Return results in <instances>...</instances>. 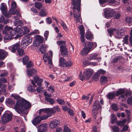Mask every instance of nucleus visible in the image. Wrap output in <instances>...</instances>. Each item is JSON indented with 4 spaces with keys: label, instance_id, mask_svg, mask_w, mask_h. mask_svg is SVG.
<instances>
[{
    "label": "nucleus",
    "instance_id": "f257e3e1",
    "mask_svg": "<svg viewBox=\"0 0 132 132\" xmlns=\"http://www.w3.org/2000/svg\"><path fill=\"white\" fill-rule=\"evenodd\" d=\"M81 0H72L71 4L73 5L72 9L73 16L77 23H82L81 12Z\"/></svg>",
    "mask_w": 132,
    "mask_h": 132
},
{
    "label": "nucleus",
    "instance_id": "f03ea898",
    "mask_svg": "<svg viewBox=\"0 0 132 132\" xmlns=\"http://www.w3.org/2000/svg\"><path fill=\"white\" fill-rule=\"evenodd\" d=\"M31 106V104L29 102L22 98L21 101H17L14 108L17 112L22 116L24 113L23 110Z\"/></svg>",
    "mask_w": 132,
    "mask_h": 132
},
{
    "label": "nucleus",
    "instance_id": "7ed1b4c3",
    "mask_svg": "<svg viewBox=\"0 0 132 132\" xmlns=\"http://www.w3.org/2000/svg\"><path fill=\"white\" fill-rule=\"evenodd\" d=\"M12 117L10 112L6 111L1 117V121L3 123H6L11 120Z\"/></svg>",
    "mask_w": 132,
    "mask_h": 132
},
{
    "label": "nucleus",
    "instance_id": "20e7f679",
    "mask_svg": "<svg viewBox=\"0 0 132 132\" xmlns=\"http://www.w3.org/2000/svg\"><path fill=\"white\" fill-rule=\"evenodd\" d=\"M93 74L92 71L89 70H86L83 72V75H82L81 72H80L79 77L80 79L82 81L85 78L87 80L88 79L91 77Z\"/></svg>",
    "mask_w": 132,
    "mask_h": 132
},
{
    "label": "nucleus",
    "instance_id": "39448f33",
    "mask_svg": "<svg viewBox=\"0 0 132 132\" xmlns=\"http://www.w3.org/2000/svg\"><path fill=\"white\" fill-rule=\"evenodd\" d=\"M116 12L114 10L110 8H106L105 10L104 13L105 17L106 18H112L114 16Z\"/></svg>",
    "mask_w": 132,
    "mask_h": 132
},
{
    "label": "nucleus",
    "instance_id": "423d86ee",
    "mask_svg": "<svg viewBox=\"0 0 132 132\" xmlns=\"http://www.w3.org/2000/svg\"><path fill=\"white\" fill-rule=\"evenodd\" d=\"M0 9L2 14L5 17L9 18L10 17V14L9 12V11L7 12V6L5 3H1V6L0 7Z\"/></svg>",
    "mask_w": 132,
    "mask_h": 132
},
{
    "label": "nucleus",
    "instance_id": "0eeeda50",
    "mask_svg": "<svg viewBox=\"0 0 132 132\" xmlns=\"http://www.w3.org/2000/svg\"><path fill=\"white\" fill-rule=\"evenodd\" d=\"M53 53L51 51L49 52L48 53H45L44 55L43 58L45 62L48 61V63L50 65L52 64L51 58L52 57Z\"/></svg>",
    "mask_w": 132,
    "mask_h": 132
},
{
    "label": "nucleus",
    "instance_id": "6e6552de",
    "mask_svg": "<svg viewBox=\"0 0 132 132\" xmlns=\"http://www.w3.org/2000/svg\"><path fill=\"white\" fill-rule=\"evenodd\" d=\"M36 34V32L34 31L31 32L29 35L25 36L22 39L26 43L27 45H28L31 44L32 41V37H30V36L31 35Z\"/></svg>",
    "mask_w": 132,
    "mask_h": 132
},
{
    "label": "nucleus",
    "instance_id": "1a4fd4ad",
    "mask_svg": "<svg viewBox=\"0 0 132 132\" xmlns=\"http://www.w3.org/2000/svg\"><path fill=\"white\" fill-rule=\"evenodd\" d=\"M44 94L45 96V100L47 102L49 103L51 105H53L55 101L51 98L52 97V95L51 94H48L45 91L44 92Z\"/></svg>",
    "mask_w": 132,
    "mask_h": 132
},
{
    "label": "nucleus",
    "instance_id": "9d476101",
    "mask_svg": "<svg viewBox=\"0 0 132 132\" xmlns=\"http://www.w3.org/2000/svg\"><path fill=\"white\" fill-rule=\"evenodd\" d=\"M84 46L91 51L97 46V44L95 42H89L87 43H85Z\"/></svg>",
    "mask_w": 132,
    "mask_h": 132
},
{
    "label": "nucleus",
    "instance_id": "9b49d317",
    "mask_svg": "<svg viewBox=\"0 0 132 132\" xmlns=\"http://www.w3.org/2000/svg\"><path fill=\"white\" fill-rule=\"evenodd\" d=\"M54 113V111L53 109L52 108H45V113L47 114L42 116L45 120L52 116V115Z\"/></svg>",
    "mask_w": 132,
    "mask_h": 132
},
{
    "label": "nucleus",
    "instance_id": "f8f14e48",
    "mask_svg": "<svg viewBox=\"0 0 132 132\" xmlns=\"http://www.w3.org/2000/svg\"><path fill=\"white\" fill-rule=\"evenodd\" d=\"M20 28L18 27H17L16 28H14V29L12 28V29H11V30L10 31L9 34L12 37L13 36L16 35V36L15 37V38L16 39L18 37V36H20V37H21L20 35H18V34H20V33L21 32L20 31Z\"/></svg>",
    "mask_w": 132,
    "mask_h": 132
},
{
    "label": "nucleus",
    "instance_id": "ddd939ff",
    "mask_svg": "<svg viewBox=\"0 0 132 132\" xmlns=\"http://www.w3.org/2000/svg\"><path fill=\"white\" fill-rule=\"evenodd\" d=\"M60 47L61 55L64 57L67 56L68 51L66 45H62L60 46Z\"/></svg>",
    "mask_w": 132,
    "mask_h": 132
},
{
    "label": "nucleus",
    "instance_id": "4468645a",
    "mask_svg": "<svg viewBox=\"0 0 132 132\" xmlns=\"http://www.w3.org/2000/svg\"><path fill=\"white\" fill-rule=\"evenodd\" d=\"M45 120L42 116L40 117L39 116L36 117L31 121L32 124L35 126L40 123L41 120Z\"/></svg>",
    "mask_w": 132,
    "mask_h": 132
},
{
    "label": "nucleus",
    "instance_id": "2eb2a0df",
    "mask_svg": "<svg viewBox=\"0 0 132 132\" xmlns=\"http://www.w3.org/2000/svg\"><path fill=\"white\" fill-rule=\"evenodd\" d=\"M17 6L16 2H12L11 4V8L9 10V12L10 14V17L12 15H14L15 14L17 10L15 9Z\"/></svg>",
    "mask_w": 132,
    "mask_h": 132
},
{
    "label": "nucleus",
    "instance_id": "dca6fc26",
    "mask_svg": "<svg viewBox=\"0 0 132 132\" xmlns=\"http://www.w3.org/2000/svg\"><path fill=\"white\" fill-rule=\"evenodd\" d=\"M20 45L18 43H17L8 47V49L13 53H15L16 50L19 48Z\"/></svg>",
    "mask_w": 132,
    "mask_h": 132
},
{
    "label": "nucleus",
    "instance_id": "f3484780",
    "mask_svg": "<svg viewBox=\"0 0 132 132\" xmlns=\"http://www.w3.org/2000/svg\"><path fill=\"white\" fill-rule=\"evenodd\" d=\"M101 108V106L99 102L97 101H95L93 104V109L92 110V112H98V110Z\"/></svg>",
    "mask_w": 132,
    "mask_h": 132
},
{
    "label": "nucleus",
    "instance_id": "a211bd4d",
    "mask_svg": "<svg viewBox=\"0 0 132 132\" xmlns=\"http://www.w3.org/2000/svg\"><path fill=\"white\" fill-rule=\"evenodd\" d=\"M47 129V126L46 123L41 124L38 126V132H45Z\"/></svg>",
    "mask_w": 132,
    "mask_h": 132
},
{
    "label": "nucleus",
    "instance_id": "6ab92c4d",
    "mask_svg": "<svg viewBox=\"0 0 132 132\" xmlns=\"http://www.w3.org/2000/svg\"><path fill=\"white\" fill-rule=\"evenodd\" d=\"M36 71L33 68H29L26 72L27 74L29 77L33 76L36 73Z\"/></svg>",
    "mask_w": 132,
    "mask_h": 132
},
{
    "label": "nucleus",
    "instance_id": "aec40b11",
    "mask_svg": "<svg viewBox=\"0 0 132 132\" xmlns=\"http://www.w3.org/2000/svg\"><path fill=\"white\" fill-rule=\"evenodd\" d=\"M59 123V122L58 120L54 119L51 121L49 125V127L51 128H54L57 126Z\"/></svg>",
    "mask_w": 132,
    "mask_h": 132
},
{
    "label": "nucleus",
    "instance_id": "412c9836",
    "mask_svg": "<svg viewBox=\"0 0 132 132\" xmlns=\"http://www.w3.org/2000/svg\"><path fill=\"white\" fill-rule=\"evenodd\" d=\"M8 52L3 50H0V60H3L8 55Z\"/></svg>",
    "mask_w": 132,
    "mask_h": 132
},
{
    "label": "nucleus",
    "instance_id": "4be33fe9",
    "mask_svg": "<svg viewBox=\"0 0 132 132\" xmlns=\"http://www.w3.org/2000/svg\"><path fill=\"white\" fill-rule=\"evenodd\" d=\"M43 38L42 37L39 35L36 36L35 38V42L37 45H39V44L43 43Z\"/></svg>",
    "mask_w": 132,
    "mask_h": 132
},
{
    "label": "nucleus",
    "instance_id": "5701e85b",
    "mask_svg": "<svg viewBox=\"0 0 132 132\" xmlns=\"http://www.w3.org/2000/svg\"><path fill=\"white\" fill-rule=\"evenodd\" d=\"M31 83L33 85V86H32L31 85H29L27 89L29 91L33 92L35 91V89L34 88V87H37L36 85L34 83L33 80H31Z\"/></svg>",
    "mask_w": 132,
    "mask_h": 132
},
{
    "label": "nucleus",
    "instance_id": "b1692460",
    "mask_svg": "<svg viewBox=\"0 0 132 132\" xmlns=\"http://www.w3.org/2000/svg\"><path fill=\"white\" fill-rule=\"evenodd\" d=\"M20 31L21 32L20 34H21L20 35L21 36L28 34L29 31V30L26 27H24L22 28H20Z\"/></svg>",
    "mask_w": 132,
    "mask_h": 132
},
{
    "label": "nucleus",
    "instance_id": "393cba45",
    "mask_svg": "<svg viewBox=\"0 0 132 132\" xmlns=\"http://www.w3.org/2000/svg\"><path fill=\"white\" fill-rule=\"evenodd\" d=\"M34 83L37 84L38 85L40 86L41 85V83L43 81V80L38 77L37 76H35L34 77Z\"/></svg>",
    "mask_w": 132,
    "mask_h": 132
},
{
    "label": "nucleus",
    "instance_id": "a878e982",
    "mask_svg": "<svg viewBox=\"0 0 132 132\" xmlns=\"http://www.w3.org/2000/svg\"><path fill=\"white\" fill-rule=\"evenodd\" d=\"M90 51L85 47V46H84L80 52V54L84 56L87 55Z\"/></svg>",
    "mask_w": 132,
    "mask_h": 132
},
{
    "label": "nucleus",
    "instance_id": "bb28decb",
    "mask_svg": "<svg viewBox=\"0 0 132 132\" xmlns=\"http://www.w3.org/2000/svg\"><path fill=\"white\" fill-rule=\"evenodd\" d=\"M66 60L62 57L60 58L59 60V65L62 67L64 68L65 67Z\"/></svg>",
    "mask_w": 132,
    "mask_h": 132
},
{
    "label": "nucleus",
    "instance_id": "cd10ccee",
    "mask_svg": "<svg viewBox=\"0 0 132 132\" xmlns=\"http://www.w3.org/2000/svg\"><path fill=\"white\" fill-rule=\"evenodd\" d=\"M115 94L114 92H110L108 93L106 95L107 98L109 100H111L114 98L115 96Z\"/></svg>",
    "mask_w": 132,
    "mask_h": 132
},
{
    "label": "nucleus",
    "instance_id": "c85d7f7f",
    "mask_svg": "<svg viewBox=\"0 0 132 132\" xmlns=\"http://www.w3.org/2000/svg\"><path fill=\"white\" fill-rule=\"evenodd\" d=\"M116 32H117L115 35V36L118 39H120L124 36V33L121 32L119 30L117 29Z\"/></svg>",
    "mask_w": 132,
    "mask_h": 132
},
{
    "label": "nucleus",
    "instance_id": "c756f323",
    "mask_svg": "<svg viewBox=\"0 0 132 132\" xmlns=\"http://www.w3.org/2000/svg\"><path fill=\"white\" fill-rule=\"evenodd\" d=\"M125 92L124 89L120 88L117 90L115 93V95L118 96L120 95L124 94Z\"/></svg>",
    "mask_w": 132,
    "mask_h": 132
},
{
    "label": "nucleus",
    "instance_id": "7c9ffc66",
    "mask_svg": "<svg viewBox=\"0 0 132 132\" xmlns=\"http://www.w3.org/2000/svg\"><path fill=\"white\" fill-rule=\"evenodd\" d=\"M85 38L87 39L91 40L94 38L93 34L90 32L86 33Z\"/></svg>",
    "mask_w": 132,
    "mask_h": 132
},
{
    "label": "nucleus",
    "instance_id": "2f4dec72",
    "mask_svg": "<svg viewBox=\"0 0 132 132\" xmlns=\"http://www.w3.org/2000/svg\"><path fill=\"white\" fill-rule=\"evenodd\" d=\"M46 48L45 45L42 44L40 46L39 48L40 51L42 54H44L46 52Z\"/></svg>",
    "mask_w": 132,
    "mask_h": 132
},
{
    "label": "nucleus",
    "instance_id": "473e14b6",
    "mask_svg": "<svg viewBox=\"0 0 132 132\" xmlns=\"http://www.w3.org/2000/svg\"><path fill=\"white\" fill-rule=\"evenodd\" d=\"M110 118L111 120V123L112 124L115 123L117 120V117L113 114H112L110 116Z\"/></svg>",
    "mask_w": 132,
    "mask_h": 132
},
{
    "label": "nucleus",
    "instance_id": "72a5a7b5",
    "mask_svg": "<svg viewBox=\"0 0 132 132\" xmlns=\"http://www.w3.org/2000/svg\"><path fill=\"white\" fill-rule=\"evenodd\" d=\"M6 102L7 104L13 106L15 105V102L14 100L9 98L7 100Z\"/></svg>",
    "mask_w": 132,
    "mask_h": 132
},
{
    "label": "nucleus",
    "instance_id": "f704fd0d",
    "mask_svg": "<svg viewBox=\"0 0 132 132\" xmlns=\"http://www.w3.org/2000/svg\"><path fill=\"white\" fill-rule=\"evenodd\" d=\"M100 82L101 84L106 83L108 81V78L104 76H101L100 78Z\"/></svg>",
    "mask_w": 132,
    "mask_h": 132
},
{
    "label": "nucleus",
    "instance_id": "c9c22d12",
    "mask_svg": "<svg viewBox=\"0 0 132 132\" xmlns=\"http://www.w3.org/2000/svg\"><path fill=\"white\" fill-rule=\"evenodd\" d=\"M117 29L116 28H110L108 30V32L110 37H111L114 32L116 31Z\"/></svg>",
    "mask_w": 132,
    "mask_h": 132
},
{
    "label": "nucleus",
    "instance_id": "e433bc0d",
    "mask_svg": "<svg viewBox=\"0 0 132 132\" xmlns=\"http://www.w3.org/2000/svg\"><path fill=\"white\" fill-rule=\"evenodd\" d=\"M97 56V55L96 54H92L89 55V57L88 58V59L89 61L95 59Z\"/></svg>",
    "mask_w": 132,
    "mask_h": 132
},
{
    "label": "nucleus",
    "instance_id": "4c0bfd02",
    "mask_svg": "<svg viewBox=\"0 0 132 132\" xmlns=\"http://www.w3.org/2000/svg\"><path fill=\"white\" fill-rule=\"evenodd\" d=\"M14 23L16 26H21L23 24V22L21 20L16 19L15 20Z\"/></svg>",
    "mask_w": 132,
    "mask_h": 132
},
{
    "label": "nucleus",
    "instance_id": "58836bf2",
    "mask_svg": "<svg viewBox=\"0 0 132 132\" xmlns=\"http://www.w3.org/2000/svg\"><path fill=\"white\" fill-rule=\"evenodd\" d=\"M126 119H124L121 121H118L117 122V124L120 127L123 126L126 123Z\"/></svg>",
    "mask_w": 132,
    "mask_h": 132
},
{
    "label": "nucleus",
    "instance_id": "ea45409f",
    "mask_svg": "<svg viewBox=\"0 0 132 132\" xmlns=\"http://www.w3.org/2000/svg\"><path fill=\"white\" fill-rule=\"evenodd\" d=\"M17 52L19 55L21 57L22 56L25 54L24 50L20 48L17 50Z\"/></svg>",
    "mask_w": 132,
    "mask_h": 132
},
{
    "label": "nucleus",
    "instance_id": "a19ab883",
    "mask_svg": "<svg viewBox=\"0 0 132 132\" xmlns=\"http://www.w3.org/2000/svg\"><path fill=\"white\" fill-rule=\"evenodd\" d=\"M79 29L80 36H84L85 32L83 26L82 25H80L79 27Z\"/></svg>",
    "mask_w": 132,
    "mask_h": 132
},
{
    "label": "nucleus",
    "instance_id": "79ce46f5",
    "mask_svg": "<svg viewBox=\"0 0 132 132\" xmlns=\"http://www.w3.org/2000/svg\"><path fill=\"white\" fill-rule=\"evenodd\" d=\"M42 3L39 2H36L35 4V7L38 10H39L43 6Z\"/></svg>",
    "mask_w": 132,
    "mask_h": 132
},
{
    "label": "nucleus",
    "instance_id": "37998d69",
    "mask_svg": "<svg viewBox=\"0 0 132 132\" xmlns=\"http://www.w3.org/2000/svg\"><path fill=\"white\" fill-rule=\"evenodd\" d=\"M13 37L10 34L8 33L5 35L4 39V40H9L13 38Z\"/></svg>",
    "mask_w": 132,
    "mask_h": 132
},
{
    "label": "nucleus",
    "instance_id": "c03bdc74",
    "mask_svg": "<svg viewBox=\"0 0 132 132\" xmlns=\"http://www.w3.org/2000/svg\"><path fill=\"white\" fill-rule=\"evenodd\" d=\"M60 21L61 22L60 23V24L65 31H67L68 30V29L66 24L64 23L63 20H60Z\"/></svg>",
    "mask_w": 132,
    "mask_h": 132
},
{
    "label": "nucleus",
    "instance_id": "a18cd8bd",
    "mask_svg": "<svg viewBox=\"0 0 132 132\" xmlns=\"http://www.w3.org/2000/svg\"><path fill=\"white\" fill-rule=\"evenodd\" d=\"M47 14V13L46 12L45 9H42L39 13V15L42 17L46 16Z\"/></svg>",
    "mask_w": 132,
    "mask_h": 132
},
{
    "label": "nucleus",
    "instance_id": "49530a36",
    "mask_svg": "<svg viewBox=\"0 0 132 132\" xmlns=\"http://www.w3.org/2000/svg\"><path fill=\"white\" fill-rule=\"evenodd\" d=\"M125 20L126 22L128 24H131L132 23V16L126 17Z\"/></svg>",
    "mask_w": 132,
    "mask_h": 132
},
{
    "label": "nucleus",
    "instance_id": "de8ad7c7",
    "mask_svg": "<svg viewBox=\"0 0 132 132\" xmlns=\"http://www.w3.org/2000/svg\"><path fill=\"white\" fill-rule=\"evenodd\" d=\"M108 3L110 5H115L117 4L118 2L116 0H108Z\"/></svg>",
    "mask_w": 132,
    "mask_h": 132
},
{
    "label": "nucleus",
    "instance_id": "09e8293b",
    "mask_svg": "<svg viewBox=\"0 0 132 132\" xmlns=\"http://www.w3.org/2000/svg\"><path fill=\"white\" fill-rule=\"evenodd\" d=\"M8 22L5 20V18L3 16L0 17V23H2L4 24H6Z\"/></svg>",
    "mask_w": 132,
    "mask_h": 132
},
{
    "label": "nucleus",
    "instance_id": "8fccbe9b",
    "mask_svg": "<svg viewBox=\"0 0 132 132\" xmlns=\"http://www.w3.org/2000/svg\"><path fill=\"white\" fill-rule=\"evenodd\" d=\"M29 61V59L28 56L26 55L25 56L22 58L23 63L24 65L27 64Z\"/></svg>",
    "mask_w": 132,
    "mask_h": 132
},
{
    "label": "nucleus",
    "instance_id": "3c124183",
    "mask_svg": "<svg viewBox=\"0 0 132 132\" xmlns=\"http://www.w3.org/2000/svg\"><path fill=\"white\" fill-rule=\"evenodd\" d=\"M27 45H27L26 43L22 39V41L21 42V45H20V47L23 49H24L26 48Z\"/></svg>",
    "mask_w": 132,
    "mask_h": 132
},
{
    "label": "nucleus",
    "instance_id": "603ef678",
    "mask_svg": "<svg viewBox=\"0 0 132 132\" xmlns=\"http://www.w3.org/2000/svg\"><path fill=\"white\" fill-rule=\"evenodd\" d=\"M57 102L60 105H64L65 102L62 99L58 98L56 100Z\"/></svg>",
    "mask_w": 132,
    "mask_h": 132
},
{
    "label": "nucleus",
    "instance_id": "864d4df0",
    "mask_svg": "<svg viewBox=\"0 0 132 132\" xmlns=\"http://www.w3.org/2000/svg\"><path fill=\"white\" fill-rule=\"evenodd\" d=\"M41 84L40 86L38 85V87L36 89V91L39 93H41L44 91L43 88L41 87Z\"/></svg>",
    "mask_w": 132,
    "mask_h": 132
},
{
    "label": "nucleus",
    "instance_id": "5fc2aeb1",
    "mask_svg": "<svg viewBox=\"0 0 132 132\" xmlns=\"http://www.w3.org/2000/svg\"><path fill=\"white\" fill-rule=\"evenodd\" d=\"M112 109L114 111H117L118 110V108L117 105L115 104H113L111 105Z\"/></svg>",
    "mask_w": 132,
    "mask_h": 132
},
{
    "label": "nucleus",
    "instance_id": "6e6d98bb",
    "mask_svg": "<svg viewBox=\"0 0 132 132\" xmlns=\"http://www.w3.org/2000/svg\"><path fill=\"white\" fill-rule=\"evenodd\" d=\"M113 132H119V128L116 126H113L111 128Z\"/></svg>",
    "mask_w": 132,
    "mask_h": 132
},
{
    "label": "nucleus",
    "instance_id": "4d7b16f0",
    "mask_svg": "<svg viewBox=\"0 0 132 132\" xmlns=\"http://www.w3.org/2000/svg\"><path fill=\"white\" fill-rule=\"evenodd\" d=\"M122 58V56H118L115 58H114L113 59V62L114 63L117 62L118 61L120 60Z\"/></svg>",
    "mask_w": 132,
    "mask_h": 132
},
{
    "label": "nucleus",
    "instance_id": "13d9d810",
    "mask_svg": "<svg viewBox=\"0 0 132 132\" xmlns=\"http://www.w3.org/2000/svg\"><path fill=\"white\" fill-rule=\"evenodd\" d=\"M72 64V63L71 61H69L67 62H66L65 64V67H70Z\"/></svg>",
    "mask_w": 132,
    "mask_h": 132
},
{
    "label": "nucleus",
    "instance_id": "bf43d9fd",
    "mask_svg": "<svg viewBox=\"0 0 132 132\" xmlns=\"http://www.w3.org/2000/svg\"><path fill=\"white\" fill-rule=\"evenodd\" d=\"M66 43V41L62 40L58 41L56 42V43L59 46L62 45H65Z\"/></svg>",
    "mask_w": 132,
    "mask_h": 132
},
{
    "label": "nucleus",
    "instance_id": "052dcab7",
    "mask_svg": "<svg viewBox=\"0 0 132 132\" xmlns=\"http://www.w3.org/2000/svg\"><path fill=\"white\" fill-rule=\"evenodd\" d=\"M128 36L126 35L123 38V43L127 44H128L129 43L128 41Z\"/></svg>",
    "mask_w": 132,
    "mask_h": 132
},
{
    "label": "nucleus",
    "instance_id": "680f3d73",
    "mask_svg": "<svg viewBox=\"0 0 132 132\" xmlns=\"http://www.w3.org/2000/svg\"><path fill=\"white\" fill-rule=\"evenodd\" d=\"M125 96L124 94L123 95L122 94L120 96H119L118 99L119 100H121V101L122 102L125 101L126 100V98H124Z\"/></svg>",
    "mask_w": 132,
    "mask_h": 132
},
{
    "label": "nucleus",
    "instance_id": "e2e57ef3",
    "mask_svg": "<svg viewBox=\"0 0 132 132\" xmlns=\"http://www.w3.org/2000/svg\"><path fill=\"white\" fill-rule=\"evenodd\" d=\"M49 34V32L47 30L46 31L44 34V36L45 37V39L47 40Z\"/></svg>",
    "mask_w": 132,
    "mask_h": 132
},
{
    "label": "nucleus",
    "instance_id": "0e129e2a",
    "mask_svg": "<svg viewBox=\"0 0 132 132\" xmlns=\"http://www.w3.org/2000/svg\"><path fill=\"white\" fill-rule=\"evenodd\" d=\"M7 82L6 79L5 78H2L0 79V86L2 85V83H6Z\"/></svg>",
    "mask_w": 132,
    "mask_h": 132
},
{
    "label": "nucleus",
    "instance_id": "69168bd1",
    "mask_svg": "<svg viewBox=\"0 0 132 132\" xmlns=\"http://www.w3.org/2000/svg\"><path fill=\"white\" fill-rule=\"evenodd\" d=\"M100 76L99 74L97 73L94 75L93 78L96 81L98 79Z\"/></svg>",
    "mask_w": 132,
    "mask_h": 132
},
{
    "label": "nucleus",
    "instance_id": "338daca9",
    "mask_svg": "<svg viewBox=\"0 0 132 132\" xmlns=\"http://www.w3.org/2000/svg\"><path fill=\"white\" fill-rule=\"evenodd\" d=\"M13 97L14 99L16 100H19L20 98V97L18 95H14L13 94L11 95Z\"/></svg>",
    "mask_w": 132,
    "mask_h": 132
},
{
    "label": "nucleus",
    "instance_id": "774afa93",
    "mask_svg": "<svg viewBox=\"0 0 132 132\" xmlns=\"http://www.w3.org/2000/svg\"><path fill=\"white\" fill-rule=\"evenodd\" d=\"M127 103L128 104L131 105L132 104V97H130L128 98Z\"/></svg>",
    "mask_w": 132,
    "mask_h": 132
}]
</instances>
